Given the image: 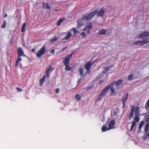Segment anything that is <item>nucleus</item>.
Listing matches in <instances>:
<instances>
[{
  "label": "nucleus",
  "mask_w": 149,
  "mask_h": 149,
  "mask_svg": "<svg viewBox=\"0 0 149 149\" xmlns=\"http://www.w3.org/2000/svg\"><path fill=\"white\" fill-rule=\"evenodd\" d=\"M107 72V70H106V69H104L103 70L102 73H104V74H105Z\"/></svg>",
  "instance_id": "45"
},
{
  "label": "nucleus",
  "mask_w": 149,
  "mask_h": 149,
  "mask_svg": "<svg viewBox=\"0 0 149 149\" xmlns=\"http://www.w3.org/2000/svg\"><path fill=\"white\" fill-rule=\"evenodd\" d=\"M81 35L83 38H84L86 36V33L84 32H82L81 33Z\"/></svg>",
  "instance_id": "39"
},
{
  "label": "nucleus",
  "mask_w": 149,
  "mask_h": 149,
  "mask_svg": "<svg viewBox=\"0 0 149 149\" xmlns=\"http://www.w3.org/2000/svg\"><path fill=\"white\" fill-rule=\"evenodd\" d=\"M22 59L20 57L18 58L17 60H16V63L15 64V66L16 67H17L18 65L19 62V61H21L22 60Z\"/></svg>",
  "instance_id": "26"
},
{
  "label": "nucleus",
  "mask_w": 149,
  "mask_h": 149,
  "mask_svg": "<svg viewBox=\"0 0 149 149\" xmlns=\"http://www.w3.org/2000/svg\"><path fill=\"white\" fill-rule=\"evenodd\" d=\"M46 78L45 75H44L43 77L40 79V86H42L44 82V81Z\"/></svg>",
  "instance_id": "18"
},
{
  "label": "nucleus",
  "mask_w": 149,
  "mask_h": 149,
  "mask_svg": "<svg viewBox=\"0 0 149 149\" xmlns=\"http://www.w3.org/2000/svg\"><path fill=\"white\" fill-rule=\"evenodd\" d=\"M46 46L44 45L36 54V56L40 58L45 53L46 51Z\"/></svg>",
  "instance_id": "5"
},
{
  "label": "nucleus",
  "mask_w": 149,
  "mask_h": 149,
  "mask_svg": "<svg viewBox=\"0 0 149 149\" xmlns=\"http://www.w3.org/2000/svg\"><path fill=\"white\" fill-rule=\"evenodd\" d=\"M97 13V10L87 13L82 17V20L83 21L90 20Z\"/></svg>",
  "instance_id": "3"
},
{
  "label": "nucleus",
  "mask_w": 149,
  "mask_h": 149,
  "mask_svg": "<svg viewBox=\"0 0 149 149\" xmlns=\"http://www.w3.org/2000/svg\"><path fill=\"white\" fill-rule=\"evenodd\" d=\"M74 53V52H72L69 54L66 55L64 60L70 61V58L72 56Z\"/></svg>",
  "instance_id": "13"
},
{
  "label": "nucleus",
  "mask_w": 149,
  "mask_h": 149,
  "mask_svg": "<svg viewBox=\"0 0 149 149\" xmlns=\"http://www.w3.org/2000/svg\"><path fill=\"white\" fill-rule=\"evenodd\" d=\"M145 108L146 109H149V99L146 104Z\"/></svg>",
  "instance_id": "35"
},
{
  "label": "nucleus",
  "mask_w": 149,
  "mask_h": 149,
  "mask_svg": "<svg viewBox=\"0 0 149 149\" xmlns=\"http://www.w3.org/2000/svg\"><path fill=\"white\" fill-rule=\"evenodd\" d=\"M140 115H135L134 119V121H135V122H136L137 123L139 122L140 119Z\"/></svg>",
  "instance_id": "24"
},
{
  "label": "nucleus",
  "mask_w": 149,
  "mask_h": 149,
  "mask_svg": "<svg viewBox=\"0 0 149 149\" xmlns=\"http://www.w3.org/2000/svg\"><path fill=\"white\" fill-rule=\"evenodd\" d=\"M17 53L18 58L20 57L21 56H25V55L24 53L23 50L22 48L19 47L17 50Z\"/></svg>",
  "instance_id": "6"
},
{
  "label": "nucleus",
  "mask_w": 149,
  "mask_h": 149,
  "mask_svg": "<svg viewBox=\"0 0 149 149\" xmlns=\"http://www.w3.org/2000/svg\"><path fill=\"white\" fill-rule=\"evenodd\" d=\"M148 42V41L147 40L143 41H138L135 42L134 43V44L135 45H143L144 44H146Z\"/></svg>",
  "instance_id": "9"
},
{
  "label": "nucleus",
  "mask_w": 149,
  "mask_h": 149,
  "mask_svg": "<svg viewBox=\"0 0 149 149\" xmlns=\"http://www.w3.org/2000/svg\"><path fill=\"white\" fill-rule=\"evenodd\" d=\"M79 74L81 76V77H82V75L83 74L84 70L83 68H80L79 70Z\"/></svg>",
  "instance_id": "29"
},
{
  "label": "nucleus",
  "mask_w": 149,
  "mask_h": 149,
  "mask_svg": "<svg viewBox=\"0 0 149 149\" xmlns=\"http://www.w3.org/2000/svg\"><path fill=\"white\" fill-rule=\"evenodd\" d=\"M59 10H60V9H55L54 10V11H56V12H58Z\"/></svg>",
  "instance_id": "50"
},
{
  "label": "nucleus",
  "mask_w": 149,
  "mask_h": 149,
  "mask_svg": "<svg viewBox=\"0 0 149 149\" xmlns=\"http://www.w3.org/2000/svg\"><path fill=\"white\" fill-rule=\"evenodd\" d=\"M54 68H52L51 66H50L49 68L48 69L46 70L45 72V73H49V72L52 71L53 70Z\"/></svg>",
  "instance_id": "31"
},
{
  "label": "nucleus",
  "mask_w": 149,
  "mask_h": 149,
  "mask_svg": "<svg viewBox=\"0 0 149 149\" xmlns=\"http://www.w3.org/2000/svg\"><path fill=\"white\" fill-rule=\"evenodd\" d=\"M7 14L6 13H5V15L4 16V17H7Z\"/></svg>",
  "instance_id": "54"
},
{
  "label": "nucleus",
  "mask_w": 149,
  "mask_h": 149,
  "mask_svg": "<svg viewBox=\"0 0 149 149\" xmlns=\"http://www.w3.org/2000/svg\"><path fill=\"white\" fill-rule=\"evenodd\" d=\"M6 21L4 20L3 22V23L2 25H1V27L4 28L6 26Z\"/></svg>",
  "instance_id": "37"
},
{
  "label": "nucleus",
  "mask_w": 149,
  "mask_h": 149,
  "mask_svg": "<svg viewBox=\"0 0 149 149\" xmlns=\"http://www.w3.org/2000/svg\"><path fill=\"white\" fill-rule=\"evenodd\" d=\"M115 83V81H112L107 86L105 87L101 92L100 94L98 97L97 100L98 101L101 100L104 98L106 94L108 92V90L111 88V93L110 94L111 96H113L116 95V93L115 91V88L113 87V85Z\"/></svg>",
  "instance_id": "1"
},
{
  "label": "nucleus",
  "mask_w": 149,
  "mask_h": 149,
  "mask_svg": "<svg viewBox=\"0 0 149 149\" xmlns=\"http://www.w3.org/2000/svg\"><path fill=\"white\" fill-rule=\"evenodd\" d=\"M47 74L46 76L47 77H49V74H50L49 73H46Z\"/></svg>",
  "instance_id": "52"
},
{
  "label": "nucleus",
  "mask_w": 149,
  "mask_h": 149,
  "mask_svg": "<svg viewBox=\"0 0 149 149\" xmlns=\"http://www.w3.org/2000/svg\"><path fill=\"white\" fill-rule=\"evenodd\" d=\"M113 114L115 116H117V113L116 111H113Z\"/></svg>",
  "instance_id": "43"
},
{
  "label": "nucleus",
  "mask_w": 149,
  "mask_h": 149,
  "mask_svg": "<svg viewBox=\"0 0 149 149\" xmlns=\"http://www.w3.org/2000/svg\"><path fill=\"white\" fill-rule=\"evenodd\" d=\"M108 130V128L107 127V125L105 124L104 125L102 128V130L103 132H106L107 130Z\"/></svg>",
  "instance_id": "21"
},
{
  "label": "nucleus",
  "mask_w": 149,
  "mask_h": 149,
  "mask_svg": "<svg viewBox=\"0 0 149 149\" xmlns=\"http://www.w3.org/2000/svg\"><path fill=\"white\" fill-rule=\"evenodd\" d=\"M123 81V80H122L121 79H119L116 82V85L117 86H118L121 84Z\"/></svg>",
  "instance_id": "25"
},
{
  "label": "nucleus",
  "mask_w": 149,
  "mask_h": 149,
  "mask_svg": "<svg viewBox=\"0 0 149 149\" xmlns=\"http://www.w3.org/2000/svg\"><path fill=\"white\" fill-rule=\"evenodd\" d=\"M106 33V31L105 29H101L98 32V34L100 35H105Z\"/></svg>",
  "instance_id": "17"
},
{
  "label": "nucleus",
  "mask_w": 149,
  "mask_h": 149,
  "mask_svg": "<svg viewBox=\"0 0 149 149\" xmlns=\"http://www.w3.org/2000/svg\"><path fill=\"white\" fill-rule=\"evenodd\" d=\"M127 99L128 98H127V97H124L122 98V100L123 103V108H124V107L125 106V103Z\"/></svg>",
  "instance_id": "19"
},
{
  "label": "nucleus",
  "mask_w": 149,
  "mask_h": 149,
  "mask_svg": "<svg viewBox=\"0 0 149 149\" xmlns=\"http://www.w3.org/2000/svg\"><path fill=\"white\" fill-rule=\"evenodd\" d=\"M129 95V94L128 93H127L126 94V96H125V97H127V98H128V96Z\"/></svg>",
  "instance_id": "53"
},
{
  "label": "nucleus",
  "mask_w": 149,
  "mask_h": 149,
  "mask_svg": "<svg viewBox=\"0 0 149 149\" xmlns=\"http://www.w3.org/2000/svg\"><path fill=\"white\" fill-rule=\"evenodd\" d=\"M86 27L88 28L89 30L92 28L93 27L92 23L91 22H88L87 23L86 26Z\"/></svg>",
  "instance_id": "15"
},
{
  "label": "nucleus",
  "mask_w": 149,
  "mask_h": 149,
  "mask_svg": "<svg viewBox=\"0 0 149 149\" xmlns=\"http://www.w3.org/2000/svg\"><path fill=\"white\" fill-rule=\"evenodd\" d=\"M104 81V80L103 79H102L100 80L99 81V83L100 84H101Z\"/></svg>",
  "instance_id": "42"
},
{
  "label": "nucleus",
  "mask_w": 149,
  "mask_h": 149,
  "mask_svg": "<svg viewBox=\"0 0 149 149\" xmlns=\"http://www.w3.org/2000/svg\"><path fill=\"white\" fill-rule=\"evenodd\" d=\"M134 77V75L133 74H131L128 76V80L129 81L132 80Z\"/></svg>",
  "instance_id": "32"
},
{
  "label": "nucleus",
  "mask_w": 149,
  "mask_h": 149,
  "mask_svg": "<svg viewBox=\"0 0 149 149\" xmlns=\"http://www.w3.org/2000/svg\"><path fill=\"white\" fill-rule=\"evenodd\" d=\"M104 13V11L103 9H102L98 11H97V16H99L102 17L103 16Z\"/></svg>",
  "instance_id": "11"
},
{
  "label": "nucleus",
  "mask_w": 149,
  "mask_h": 149,
  "mask_svg": "<svg viewBox=\"0 0 149 149\" xmlns=\"http://www.w3.org/2000/svg\"><path fill=\"white\" fill-rule=\"evenodd\" d=\"M64 19H59L58 21V22L57 23V25H60L61 23L63 22Z\"/></svg>",
  "instance_id": "33"
},
{
  "label": "nucleus",
  "mask_w": 149,
  "mask_h": 149,
  "mask_svg": "<svg viewBox=\"0 0 149 149\" xmlns=\"http://www.w3.org/2000/svg\"><path fill=\"white\" fill-rule=\"evenodd\" d=\"M140 108L138 104L137 106L136 107L134 105L132 106L131 109L130 111L129 115V118L130 120L134 116V112L135 111V115H140Z\"/></svg>",
  "instance_id": "2"
},
{
  "label": "nucleus",
  "mask_w": 149,
  "mask_h": 149,
  "mask_svg": "<svg viewBox=\"0 0 149 149\" xmlns=\"http://www.w3.org/2000/svg\"><path fill=\"white\" fill-rule=\"evenodd\" d=\"M146 121L147 122H149V115L146 116L145 117Z\"/></svg>",
  "instance_id": "36"
},
{
  "label": "nucleus",
  "mask_w": 149,
  "mask_h": 149,
  "mask_svg": "<svg viewBox=\"0 0 149 149\" xmlns=\"http://www.w3.org/2000/svg\"><path fill=\"white\" fill-rule=\"evenodd\" d=\"M67 47H65L64 48H63L62 49V50L61 51H60V52L63 51L65 50V49H67Z\"/></svg>",
  "instance_id": "48"
},
{
  "label": "nucleus",
  "mask_w": 149,
  "mask_h": 149,
  "mask_svg": "<svg viewBox=\"0 0 149 149\" xmlns=\"http://www.w3.org/2000/svg\"><path fill=\"white\" fill-rule=\"evenodd\" d=\"M58 38L55 36L54 38H52L50 40L51 43H53L55 41H57L58 39Z\"/></svg>",
  "instance_id": "22"
},
{
  "label": "nucleus",
  "mask_w": 149,
  "mask_h": 149,
  "mask_svg": "<svg viewBox=\"0 0 149 149\" xmlns=\"http://www.w3.org/2000/svg\"><path fill=\"white\" fill-rule=\"evenodd\" d=\"M139 37L140 38L144 39V37H149V31H144L140 34Z\"/></svg>",
  "instance_id": "7"
},
{
  "label": "nucleus",
  "mask_w": 149,
  "mask_h": 149,
  "mask_svg": "<svg viewBox=\"0 0 149 149\" xmlns=\"http://www.w3.org/2000/svg\"><path fill=\"white\" fill-rule=\"evenodd\" d=\"M82 81V78H80L79 79L78 81V83H79L81 82Z\"/></svg>",
  "instance_id": "47"
},
{
  "label": "nucleus",
  "mask_w": 149,
  "mask_h": 149,
  "mask_svg": "<svg viewBox=\"0 0 149 149\" xmlns=\"http://www.w3.org/2000/svg\"><path fill=\"white\" fill-rule=\"evenodd\" d=\"M147 136H149V132H148L147 134Z\"/></svg>",
  "instance_id": "57"
},
{
  "label": "nucleus",
  "mask_w": 149,
  "mask_h": 149,
  "mask_svg": "<svg viewBox=\"0 0 149 149\" xmlns=\"http://www.w3.org/2000/svg\"><path fill=\"white\" fill-rule=\"evenodd\" d=\"M26 26V23L24 22L22 26V28H21V31L22 32H25V28Z\"/></svg>",
  "instance_id": "23"
},
{
  "label": "nucleus",
  "mask_w": 149,
  "mask_h": 149,
  "mask_svg": "<svg viewBox=\"0 0 149 149\" xmlns=\"http://www.w3.org/2000/svg\"><path fill=\"white\" fill-rule=\"evenodd\" d=\"M149 123H147L146 125L144 131L145 133H147L149 130Z\"/></svg>",
  "instance_id": "27"
},
{
  "label": "nucleus",
  "mask_w": 149,
  "mask_h": 149,
  "mask_svg": "<svg viewBox=\"0 0 149 149\" xmlns=\"http://www.w3.org/2000/svg\"><path fill=\"white\" fill-rule=\"evenodd\" d=\"M144 121H142L139 124V130H141V127L143 126V125L144 124Z\"/></svg>",
  "instance_id": "30"
},
{
  "label": "nucleus",
  "mask_w": 149,
  "mask_h": 149,
  "mask_svg": "<svg viewBox=\"0 0 149 149\" xmlns=\"http://www.w3.org/2000/svg\"><path fill=\"white\" fill-rule=\"evenodd\" d=\"M90 30H89V29H88V31L87 32V33H90Z\"/></svg>",
  "instance_id": "56"
},
{
  "label": "nucleus",
  "mask_w": 149,
  "mask_h": 149,
  "mask_svg": "<svg viewBox=\"0 0 149 149\" xmlns=\"http://www.w3.org/2000/svg\"><path fill=\"white\" fill-rule=\"evenodd\" d=\"M55 53V50L54 49H53L50 52V53H52V54L53 55Z\"/></svg>",
  "instance_id": "40"
},
{
  "label": "nucleus",
  "mask_w": 149,
  "mask_h": 149,
  "mask_svg": "<svg viewBox=\"0 0 149 149\" xmlns=\"http://www.w3.org/2000/svg\"><path fill=\"white\" fill-rule=\"evenodd\" d=\"M16 88L18 92L19 91L22 92V90L19 87H16Z\"/></svg>",
  "instance_id": "41"
},
{
  "label": "nucleus",
  "mask_w": 149,
  "mask_h": 149,
  "mask_svg": "<svg viewBox=\"0 0 149 149\" xmlns=\"http://www.w3.org/2000/svg\"><path fill=\"white\" fill-rule=\"evenodd\" d=\"M55 91L57 93H59V88H56L55 90Z\"/></svg>",
  "instance_id": "44"
},
{
  "label": "nucleus",
  "mask_w": 149,
  "mask_h": 149,
  "mask_svg": "<svg viewBox=\"0 0 149 149\" xmlns=\"http://www.w3.org/2000/svg\"><path fill=\"white\" fill-rule=\"evenodd\" d=\"M82 19H79L77 21V27L79 28L82 26L83 25V22Z\"/></svg>",
  "instance_id": "12"
},
{
  "label": "nucleus",
  "mask_w": 149,
  "mask_h": 149,
  "mask_svg": "<svg viewBox=\"0 0 149 149\" xmlns=\"http://www.w3.org/2000/svg\"><path fill=\"white\" fill-rule=\"evenodd\" d=\"M136 125V123L135 121H133L132 123V126L130 129V131H132L134 128L135 127Z\"/></svg>",
  "instance_id": "28"
},
{
  "label": "nucleus",
  "mask_w": 149,
  "mask_h": 149,
  "mask_svg": "<svg viewBox=\"0 0 149 149\" xmlns=\"http://www.w3.org/2000/svg\"><path fill=\"white\" fill-rule=\"evenodd\" d=\"M13 38H12V40H11L10 41V44L11 45H12V44H13Z\"/></svg>",
  "instance_id": "51"
},
{
  "label": "nucleus",
  "mask_w": 149,
  "mask_h": 149,
  "mask_svg": "<svg viewBox=\"0 0 149 149\" xmlns=\"http://www.w3.org/2000/svg\"><path fill=\"white\" fill-rule=\"evenodd\" d=\"M93 88V87L92 86H89V87H88L87 88V90H90V89L92 88Z\"/></svg>",
  "instance_id": "49"
},
{
  "label": "nucleus",
  "mask_w": 149,
  "mask_h": 149,
  "mask_svg": "<svg viewBox=\"0 0 149 149\" xmlns=\"http://www.w3.org/2000/svg\"><path fill=\"white\" fill-rule=\"evenodd\" d=\"M43 7L45 8H46L47 9H50L51 7L49 6V4L48 3H46L44 2L42 3Z\"/></svg>",
  "instance_id": "16"
},
{
  "label": "nucleus",
  "mask_w": 149,
  "mask_h": 149,
  "mask_svg": "<svg viewBox=\"0 0 149 149\" xmlns=\"http://www.w3.org/2000/svg\"><path fill=\"white\" fill-rule=\"evenodd\" d=\"M75 97L77 99L78 101H79L81 99L80 95L79 94H76L75 95Z\"/></svg>",
  "instance_id": "34"
},
{
  "label": "nucleus",
  "mask_w": 149,
  "mask_h": 149,
  "mask_svg": "<svg viewBox=\"0 0 149 149\" xmlns=\"http://www.w3.org/2000/svg\"><path fill=\"white\" fill-rule=\"evenodd\" d=\"M31 51L32 52H34L35 51V49L33 48V49H32V50H31Z\"/></svg>",
  "instance_id": "55"
},
{
  "label": "nucleus",
  "mask_w": 149,
  "mask_h": 149,
  "mask_svg": "<svg viewBox=\"0 0 149 149\" xmlns=\"http://www.w3.org/2000/svg\"><path fill=\"white\" fill-rule=\"evenodd\" d=\"M113 66V65L109 66V67L105 68L104 69H106V70H107V71H108V70H110V69Z\"/></svg>",
  "instance_id": "38"
},
{
  "label": "nucleus",
  "mask_w": 149,
  "mask_h": 149,
  "mask_svg": "<svg viewBox=\"0 0 149 149\" xmlns=\"http://www.w3.org/2000/svg\"><path fill=\"white\" fill-rule=\"evenodd\" d=\"M72 35L70 32V31H69L66 36L64 38L63 40H68L72 36Z\"/></svg>",
  "instance_id": "14"
},
{
  "label": "nucleus",
  "mask_w": 149,
  "mask_h": 149,
  "mask_svg": "<svg viewBox=\"0 0 149 149\" xmlns=\"http://www.w3.org/2000/svg\"><path fill=\"white\" fill-rule=\"evenodd\" d=\"M115 121L114 120H112L110 122L109 124V127L108 130H110L111 129L114 128L113 127L115 125Z\"/></svg>",
  "instance_id": "10"
},
{
  "label": "nucleus",
  "mask_w": 149,
  "mask_h": 149,
  "mask_svg": "<svg viewBox=\"0 0 149 149\" xmlns=\"http://www.w3.org/2000/svg\"><path fill=\"white\" fill-rule=\"evenodd\" d=\"M88 29V27H86V26L82 29V30L84 31H86L87 29Z\"/></svg>",
  "instance_id": "46"
},
{
  "label": "nucleus",
  "mask_w": 149,
  "mask_h": 149,
  "mask_svg": "<svg viewBox=\"0 0 149 149\" xmlns=\"http://www.w3.org/2000/svg\"><path fill=\"white\" fill-rule=\"evenodd\" d=\"M72 30L73 31L74 36H75L77 34L78 31L75 28H73L71 29L70 31H71Z\"/></svg>",
  "instance_id": "20"
},
{
  "label": "nucleus",
  "mask_w": 149,
  "mask_h": 149,
  "mask_svg": "<svg viewBox=\"0 0 149 149\" xmlns=\"http://www.w3.org/2000/svg\"><path fill=\"white\" fill-rule=\"evenodd\" d=\"M93 64L91 61L88 62L85 65L84 67L86 70V72H87V74H89L91 72V67Z\"/></svg>",
  "instance_id": "4"
},
{
  "label": "nucleus",
  "mask_w": 149,
  "mask_h": 149,
  "mask_svg": "<svg viewBox=\"0 0 149 149\" xmlns=\"http://www.w3.org/2000/svg\"><path fill=\"white\" fill-rule=\"evenodd\" d=\"M70 62V61L65 60H63V62L64 65L65 66L66 71H69L72 68L69 66Z\"/></svg>",
  "instance_id": "8"
}]
</instances>
